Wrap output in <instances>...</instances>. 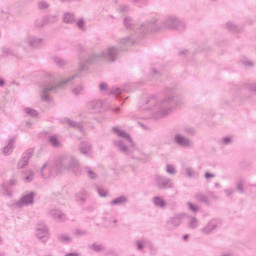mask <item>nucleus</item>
<instances>
[{
    "label": "nucleus",
    "mask_w": 256,
    "mask_h": 256,
    "mask_svg": "<svg viewBox=\"0 0 256 256\" xmlns=\"http://www.w3.org/2000/svg\"><path fill=\"white\" fill-rule=\"evenodd\" d=\"M78 27H80V28L83 27V20L78 21Z\"/></svg>",
    "instance_id": "13"
},
{
    "label": "nucleus",
    "mask_w": 256,
    "mask_h": 256,
    "mask_svg": "<svg viewBox=\"0 0 256 256\" xmlns=\"http://www.w3.org/2000/svg\"><path fill=\"white\" fill-rule=\"evenodd\" d=\"M50 142L52 143V145H54V147H57V145H59V141H57L55 137H51Z\"/></svg>",
    "instance_id": "5"
},
{
    "label": "nucleus",
    "mask_w": 256,
    "mask_h": 256,
    "mask_svg": "<svg viewBox=\"0 0 256 256\" xmlns=\"http://www.w3.org/2000/svg\"><path fill=\"white\" fill-rule=\"evenodd\" d=\"M137 247H138V249H143V243L142 242H137Z\"/></svg>",
    "instance_id": "12"
},
{
    "label": "nucleus",
    "mask_w": 256,
    "mask_h": 256,
    "mask_svg": "<svg viewBox=\"0 0 256 256\" xmlns=\"http://www.w3.org/2000/svg\"><path fill=\"white\" fill-rule=\"evenodd\" d=\"M115 133H117V135L123 136L125 135V132H122L121 130H119V128H114Z\"/></svg>",
    "instance_id": "6"
},
{
    "label": "nucleus",
    "mask_w": 256,
    "mask_h": 256,
    "mask_svg": "<svg viewBox=\"0 0 256 256\" xmlns=\"http://www.w3.org/2000/svg\"><path fill=\"white\" fill-rule=\"evenodd\" d=\"M225 143H229V141H231L229 138H225L224 139Z\"/></svg>",
    "instance_id": "17"
},
{
    "label": "nucleus",
    "mask_w": 256,
    "mask_h": 256,
    "mask_svg": "<svg viewBox=\"0 0 256 256\" xmlns=\"http://www.w3.org/2000/svg\"><path fill=\"white\" fill-rule=\"evenodd\" d=\"M106 195H107V193H105L104 195H103V194H101V196H102V197H105Z\"/></svg>",
    "instance_id": "18"
},
{
    "label": "nucleus",
    "mask_w": 256,
    "mask_h": 256,
    "mask_svg": "<svg viewBox=\"0 0 256 256\" xmlns=\"http://www.w3.org/2000/svg\"><path fill=\"white\" fill-rule=\"evenodd\" d=\"M205 177H206V179H209V178H211V177H215V175L206 173V174H205Z\"/></svg>",
    "instance_id": "11"
},
{
    "label": "nucleus",
    "mask_w": 256,
    "mask_h": 256,
    "mask_svg": "<svg viewBox=\"0 0 256 256\" xmlns=\"http://www.w3.org/2000/svg\"><path fill=\"white\" fill-rule=\"evenodd\" d=\"M188 205H189L191 211H197V206H195V205H193L191 203H189Z\"/></svg>",
    "instance_id": "9"
},
{
    "label": "nucleus",
    "mask_w": 256,
    "mask_h": 256,
    "mask_svg": "<svg viewBox=\"0 0 256 256\" xmlns=\"http://www.w3.org/2000/svg\"><path fill=\"white\" fill-rule=\"evenodd\" d=\"M175 139H176V143H179V145H189V140L183 138L180 135L176 136Z\"/></svg>",
    "instance_id": "1"
},
{
    "label": "nucleus",
    "mask_w": 256,
    "mask_h": 256,
    "mask_svg": "<svg viewBox=\"0 0 256 256\" xmlns=\"http://www.w3.org/2000/svg\"><path fill=\"white\" fill-rule=\"evenodd\" d=\"M46 7H47V5L44 6V8H46Z\"/></svg>",
    "instance_id": "21"
},
{
    "label": "nucleus",
    "mask_w": 256,
    "mask_h": 256,
    "mask_svg": "<svg viewBox=\"0 0 256 256\" xmlns=\"http://www.w3.org/2000/svg\"><path fill=\"white\" fill-rule=\"evenodd\" d=\"M90 177L93 179V177H95V174H93V172H89Z\"/></svg>",
    "instance_id": "16"
},
{
    "label": "nucleus",
    "mask_w": 256,
    "mask_h": 256,
    "mask_svg": "<svg viewBox=\"0 0 256 256\" xmlns=\"http://www.w3.org/2000/svg\"><path fill=\"white\" fill-rule=\"evenodd\" d=\"M125 201H127V199H125V197H120V198H117L114 201H112V205H119L121 203H125Z\"/></svg>",
    "instance_id": "3"
},
{
    "label": "nucleus",
    "mask_w": 256,
    "mask_h": 256,
    "mask_svg": "<svg viewBox=\"0 0 256 256\" xmlns=\"http://www.w3.org/2000/svg\"><path fill=\"white\" fill-rule=\"evenodd\" d=\"M100 89L103 91L107 89V84H100Z\"/></svg>",
    "instance_id": "10"
},
{
    "label": "nucleus",
    "mask_w": 256,
    "mask_h": 256,
    "mask_svg": "<svg viewBox=\"0 0 256 256\" xmlns=\"http://www.w3.org/2000/svg\"><path fill=\"white\" fill-rule=\"evenodd\" d=\"M167 172L168 173H175V168L171 167V166H168L167 167Z\"/></svg>",
    "instance_id": "8"
},
{
    "label": "nucleus",
    "mask_w": 256,
    "mask_h": 256,
    "mask_svg": "<svg viewBox=\"0 0 256 256\" xmlns=\"http://www.w3.org/2000/svg\"><path fill=\"white\" fill-rule=\"evenodd\" d=\"M39 237H41V232L38 233Z\"/></svg>",
    "instance_id": "19"
},
{
    "label": "nucleus",
    "mask_w": 256,
    "mask_h": 256,
    "mask_svg": "<svg viewBox=\"0 0 256 256\" xmlns=\"http://www.w3.org/2000/svg\"><path fill=\"white\" fill-rule=\"evenodd\" d=\"M154 203L155 205H159L160 207H163V205H165V202H163L161 198H155Z\"/></svg>",
    "instance_id": "4"
},
{
    "label": "nucleus",
    "mask_w": 256,
    "mask_h": 256,
    "mask_svg": "<svg viewBox=\"0 0 256 256\" xmlns=\"http://www.w3.org/2000/svg\"><path fill=\"white\" fill-rule=\"evenodd\" d=\"M22 203H24V205H29V204L33 203V194H29V195L23 197Z\"/></svg>",
    "instance_id": "2"
},
{
    "label": "nucleus",
    "mask_w": 256,
    "mask_h": 256,
    "mask_svg": "<svg viewBox=\"0 0 256 256\" xmlns=\"http://www.w3.org/2000/svg\"><path fill=\"white\" fill-rule=\"evenodd\" d=\"M66 256H79V255H78V254L71 253V254H67Z\"/></svg>",
    "instance_id": "14"
},
{
    "label": "nucleus",
    "mask_w": 256,
    "mask_h": 256,
    "mask_svg": "<svg viewBox=\"0 0 256 256\" xmlns=\"http://www.w3.org/2000/svg\"><path fill=\"white\" fill-rule=\"evenodd\" d=\"M71 14H66L64 17V21H66V23H69V19H71Z\"/></svg>",
    "instance_id": "7"
},
{
    "label": "nucleus",
    "mask_w": 256,
    "mask_h": 256,
    "mask_svg": "<svg viewBox=\"0 0 256 256\" xmlns=\"http://www.w3.org/2000/svg\"><path fill=\"white\" fill-rule=\"evenodd\" d=\"M4 84H5V82L0 79V87L3 86Z\"/></svg>",
    "instance_id": "15"
},
{
    "label": "nucleus",
    "mask_w": 256,
    "mask_h": 256,
    "mask_svg": "<svg viewBox=\"0 0 256 256\" xmlns=\"http://www.w3.org/2000/svg\"><path fill=\"white\" fill-rule=\"evenodd\" d=\"M44 235H47V232H44Z\"/></svg>",
    "instance_id": "20"
}]
</instances>
